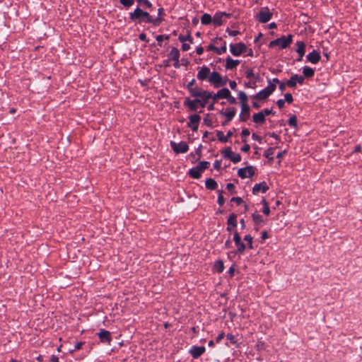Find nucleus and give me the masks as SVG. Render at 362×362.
I'll return each instance as SVG.
<instances>
[{
  "label": "nucleus",
  "instance_id": "nucleus-33",
  "mask_svg": "<svg viewBox=\"0 0 362 362\" xmlns=\"http://www.w3.org/2000/svg\"><path fill=\"white\" fill-rule=\"evenodd\" d=\"M223 262L221 260H218L214 264V269L218 272L221 273L223 270Z\"/></svg>",
  "mask_w": 362,
  "mask_h": 362
},
{
  "label": "nucleus",
  "instance_id": "nucleus-23",
  "mask_svg": "<svg viewBox=\"0 0 362 362\" xmlns=\"http://www.w3.org/2000/svg\"><path fill=\"white\" fill-rule=\"evenodd\" d=\"M254 122L255 123H263L265 121V117L263 112L254 114L252 116Z\"/></svg>",
  "mask_w": 362,
  "mask_h": 362
},
{
  "label": "nucleus",
  "instance_id": "nucleus-52",
  "mask_svg": "<svg viewBox=\"0 0 362 362\" xmlns=\"http://www.w3.org/2000/svg\"><path fill=\"white\" fill-rule=\"evenodd\" d=\"M163 39H168V36L165 35H157L156 36V40L159 42H162Z\"/></svg>",
  "mask_w": 362,
  "mask_h": 362
},
{
  "label": "nucleus",
  "instance_id": "nucleus-43",
  "mask_svg": "<svg viewBox=\"0 0 362 362\" xmlns=\"http://www.w3.org/2000/svg\"><path fill=\"white\" fill-rule=\"evenodd\" d=\"M244 240L247 242L248 247L250 248H252V238L250 235H247L245 236Z\"/></svg>",
  "mask_w": 362,
  "mask_h": 362
},
{
  "label": "nucleus",
  "instance_id": "nucleus-7",
  "mask_svg": "<svg viewBox=\"0 0 362 362\" xmlns=\"http://www.w3.org/2000/svg\"><path fill=\"white\" fill-rule=\"evenodd\" d=\"M238 175L241 178L251 177L255 175V168L253 166H247L238 170Z\"/></svg>",
  "mask_w": 362,
  "mask_h": 362
},
{
  "label": "nucleus",
  "instance_id": "nucleus-58",
  "mask_svg": "<svg viewBox=\"0 0 362 362\" xmlns=\"http://www.w3.org/2000/svg\"><path fill=\"white\" fill-rule=\"evenodd\" d=\"M246 76L247 78H251L252 76H254V74L252 69H249L246 72Z\"/></svg>",
  "mask_w": 362,
  "mask_h": 362
},
{
  "label": "nucleus",
  "instance_id": "nucleus-45",
  "mask_svg": "<svg viewBox=\"0 0 362 362\" xmlns=\"http://www.w3.org/2000/svg\"><path fill=\"white\" fill-rule=\"evenodd\" d=\"M284 101H286L288 103H291L293 102V96L291 93H286Z\"/></svg>",
  "mask_w": 362,
  "mask_h": 362
},
{
  "label": "nucleus",
  "instance_id": "nucleus-40",
  "mask_svg": "<svg viewBox=\"0 0 362 362\" xmlns=\"http://www.w3.org/2000/svg\"><path fill=\"white\" fill-rule=\"evenodd\" d=\"M217 137L219 141L221 142H226L228 141V139L226 136H224L223 133L221 131H218L217 132Z\"/></svg>",
  "mask_w": 362,
  "mask_h": 362
},
{
  "label": "nucleus",
  "instance_id": "nucleus-53",
  "mask_svg": "<svg viewBox=\"0 0 362 362\" xmlns=\"http://www.w3.org/2000/svg\"><path fill=\"white\" fill-rule=\"evenodd\" d=\"M286 86H287L286 83L280 82L279 83V89H280V90L281 92H283L285 90Z\"/></svg>",
  "mask_w": 362,
  "mask_h": 362
},
{
  "label": "nucleus",
  "instance_id": "nucleus-15",
  "mask_svg": "<svg viewBox=\"0 0 362 362\" xmlns=\"http://www.w3.org/2000/svg\"><path fill=\"white\" fill-rule=\"evenodd\" d=\"M210 69L207 66H203L201 68L197 74V78L199 80H205L210 76Z\"/></svg>",
  "mask_w": 362,
  "mask_h": 362
},
{
  "label": "nucleus",
  "instance_id": "nucleus-62",
  "mask_svg": "<svg viewBox=\"0 0 362 362\" xmlns=\"http://www.w3.org/2000/svg\"><path fill=\"white\" fill-rule=\"evenodd\" d=\"M226 188H227L228 190L232 191L235 188V186L232 183H228L226 185Z\"/></svg>",
  "mask_w": 362,
  "mask_h": 362
},
{
  "label": "nucleus",
  "instance_id": "nucleus-17",
  "mask_svg": "<svg viewBox=\"0 0 362 362\" xmlns=\"http://www.w3.org/2000/svg\"><path fill=\"white\" fill-rule=\"evenodd\" d=\"M200 102L201 100L199 98H196L194 100L186 98L185 100V105H186L191 110L196 111L197 109V104Z\"/></svg>",
  "mask_w": 362,
  "mask_h": 362
},
{
  "label": "nucleus",
  "instance_id": "nucleus-27",
  "mask_svg": "<svg viewBox=\"0 0 362 362\" xmlns=\"http://www.w3.org/2000/svg\"><path fill=\"white\" fill-rule=\"evenodd\" d=\"M201 173L202 172L199 171V170L197 167L190 169L189 172V175L195 179L199 178L201 177Z\"/></svg>",
  "mask_w": 362,
  "mask_h": 362
},
{
  "label": "nucleus",
  "instance_id": "nucleus-2",
  "mask_svg": "<svg viewBox=\"0 0 362 362\" xmlns=\"http://www.w3.org/2000/svg\"><path fill=\"white\" fill-rule=\"evenodd\" d=\"M209 81L214 84L216 88H219L221 86H223L226 84L228 79L227 78H222L221 74L218 72H212L209 77Z\"/></svg>",
  "mask_w": 362,
  "mask_h": 362
},
{
  "label": "nucleus",
  "instance_id": "nucleus-54",
  "mask_svg": "<svg viewBox=\"0 0 362 362\" xmlns=\"http://www.w3.org/2000/svg\"><path fill=\"white\" fill-rule=\"evenodd\" d=\"M226 99H228V102L231 104H234L236 103L235 98L234 97H232L230 94V96L228 97Z\"/></svg>",
  "mask_w": 362,
  "mask_h": 362
},
{
  "label": "nucleus",
  "instance_id": "nucleus-25",
  "mask_svg": "<svg viewBox=\"0 0 362 362\" xmlns=\"http://www.w3.org/2000/svg\"><path fill=\"white\" fill-rule=\"evenodd\" d=\"M230 90L228 88H222L220 90H218L216 93V96L219 97L220 98H227L230 96Z\"/></svg>",
  "mask_w": 362,
  "mask_h": 362
},
{
  "label": "nucleus",
  "instance_id": "nucleus-22",
  "mask_svg": "<svg viewBox=\"0 0 362 362\" xmlns=\"http://www.w3.org/2000/svg\"><path fill=\"white\" fill-rule=\"evenodd\" d=\"M240 64V61L233 60L230 57L226 59V68L228 69H233Z\"/></svg>",
  "mask_w": 362,
  "mask_h": 362
},
{
  "label": "nucleus",
  "instance_id": "nucleus-5",
  "mask_svg": "<svg viewBox=\"0 0 362 362\" xmlns=\"http://www.w3.org/2000/svg\"><path fill=\"white\" fill-rule=\"evenodd\" d=\"M279 42H283L281 44V48H286L292 42V35H289L288 37L282 36L280 38L273 40L269 43V47H274V46L279 45Z\"/></svg>",
  "mask_w": 362,
  "mask_h": 362
},
{
  "label": "nucleus",
  "instance_id": "nucleus-56",
  "mask_svg": "<svg viewBox=\"0 0 362 362\" xmlns=\"http://www.w3.org/2000/svg\"><path fill=\"white\" fill-rule=\"evenodd\" d=\"M162 19L160 18H158L155 20L152 19V21L151 23H153L155 25H158L161 22Z\"/></svg>",
  "mask_w": 362,
  "mask_h": 362
},
{
  "label": "nucleus",
  "instance_id": "nucleus-1",
  "mask_svg": "<svg viewBox=\"0 0 362 362\" xmlns=\"http://www.w3.org/2000/svg\"><path fill=\"white\" fill-rule=\"evenodd\" d=\"M130 18L132 21L139 19L140 21H143L147 23L152 21V18L149 13L148 12L144 11L139 8H137L133 13H130Z\"/></svg>",
  "mask_w": 362,
  "mask_h": 362
},
{
  "label": "nucleus",
  "instance_id": "nucleus-57",
  "mask_svg": "<svg viewBox=\"0 0 362 362\" xmlns=\"http://www.w3.org/2000/svg\"><path fill=\"white\" fill-rule=\"evenodd\" d=\"M229 84H230V87L231 89L235 90L236 88L237 84H236L235 81H230L229 82Z\"/></svg>",
  "mask_w": 362,
  "mask_h": 362
},
{
  "label": "nucleus",
  "instance_id": "nucleus-10",
  "mask_svg": "<svg viewBox=\"0 0 362 362\" xmlns=\"http://www.w3.org/2000/svg\"><path fill=\"white\" fill-rule=\"evenodd\" d=\"M170 145L173 151L177 153H186L188 151V146L185 142L177 144L174 141L170 142Z\"/></svg>",
  "mask_w": 362,
  "mask_h": 362
},
{
  "label": "nucleus",
  "instance_id": "nucleus-24",
  "mask_svg": "<svg viewBox=\"0 0 362 362\" xmlns=\"http://www.w3.org/2000/svg\"><path fill=\"white\" fill-rule=\"evenodd\" d=\"M297 49L296 52L298 53L300 57H303L305 54V45L303 42L298 41L296 43Z\"/></svg>",
  "mask_w": 362,
  "mask_h": 362
},
{
  "label": "nucleus",
  "instance_id": "nucleus-38",
  "mask_svg": "<svg viewBox=\"0 0 362 362\" xmlns=\"http://www.w3.org/2000/svg\"><path fill=\"white\" fill-rule=\"evenodd\" d=\"M288 124L293 127H297V118L295 115L290 117L288 119Z\"/></svg>",
  "mask_w": 362,
  "mask_h": 362
},
{
  "label": "nucleus",
  "instance_id": "nucleus-59",
  "mask_svg": "<svg viewBox=\"0 0 362 362\" xmlns=\"http://www.w3.org/2000/svg\"><path fill=\"white\" fill-rule=\"evenodd\" d=\"M242 135L243 136H247L250 135V131L247 129H244L243 131H242Z\"/></svg>",
  "mask_w": 362,
  "mask_h": 362
},
{
  "label": "nucleus",
  "instance_id": "nucleus-35",
  "mask_svg": "<svg viewBox=\"0 0 362 362\" xmlns=\"http://www.w3.org/2000/svg\"><path fill=\"white\" fill-rule=\"evenodd\" d=\"M238 98L240 100L242 105H243V104H247L246 103L247 100V96L245 93H244L243 91L240 92L238 94Z\"/></svg>",
  "mask_w": 362,
  "mask_h": 362
},
{
  "label": "nucleus",
  "instance_id": "nucleus-30",
  "mask_svg": "<svg viewBox=\"0 0 362 362\" xmlns=\"http://www.w3.org/2000/svg\"><path fill=\"white\" fill-rule=\"evenodd\" d=\"M303 76L305 77H312L314 75V70L308 66H305L303 68Z\"/></svg>",
  "mask_w": 362,
  "mask_h": 362
},
{
  "label": "nucleus",
  "instance_id": "nucleus-12",
  "mask_svg": "<svg viewBox=\"0 0 362 362\" xmlns=\"http://www.w3.org/2000/svg\"><path fill=\"white\" fill-rule=\"evenodd\" d=\"M304 81L303 76H298L297 74L293 75L291 77V78L286 82V84L290 88H294L296 86V83H298L302 84Z\"/></svg>",
  "mask_w": 362,
  "mask_h": 362
},
{
  "label": "nucleus",
  "instance_id": "nucleus-16",
  "mask_svg": "<svg viewBox=\"0 0 362 362\" xmlns=\"http://www.w3.org/2000/svg\"><path fill=\"white\" fill-rule=\"evenodd\" d=\"M269 189V187L267 185L266 182H262L259 184H256L252 189V193L254 194H257L259 192H262L263 193L266 192Z\"/></svg>",
  "mask_w": 362,
  "mask_h": 362
},
{
  "label": "nucleus",
  "instance_id": "nucleus-4",
  "mask_svg": "<svg viewBox=\"0 0 362 362\" xmlns=\"http://www.w3.org/2000/svg\"><path fill=\"white\" fill-rule=\"evenodd\" d=\"M189 91L193 97L204 99L205 100H208L212 96L211 93L203 90L201 88H190Z\"/></svg>",
  "mask_w": 362,
  "mask_h": 362
},
{
  "label": "nucleus",
  "instance_id": "nucleus-9",
  "mask_svg": "<svg viewBox=\"0 0 362 362\" xmlns=\"http://www.w3.org/2000/svg\"><path fill=\"white\" fill-rule=\"evenodd\" d=\"M225 158H229L233 163H238L241 160L240 154L235 153L230 148H227L223 152Z\"/></svg>",
  "mask_w": 362,
  "mask_h": 362
},
{
  "label": "nucleus",
  "instance_id": "nucleus-64",
  "mask_svg": "<svg viewBox=\"0 0 362 362\" xmlns=\"http://www.w3.org/2000/svg\"><path fill=\"white\" fill-rule=\"evenodd\" d=\"M196 52L198 54H202L204 52V48L202 47H199L197 48Z\"/></svg>",
  "mask_w": 362,
  "mask_h": 362
},
{
  "label": "nucleus",
  "instance_id": "nucleus-46",
  "mask_svg": "<svg viewBox=\"0 0 362 362\" xmlns=\"http://www.w3.org/2000/svg\"><path fill=\"white\" fill-rule=\"evenodd\" d=\"M226 52V43L224 44V45L223 47H221V48H217L216 49V52L218 54H221L224 52Z\"/></svg>",
  "mask_w": 362,
  "mask_h": 362
},
{
  "label": "nucleus",
  "instance_id": "nucleus-3",
  "mask_svg": "<svg viewBox=\"0 0 362 362\" xmlns=\"http://www.w3.org/2000/svg\"><path fill=\"white\" fill-rule=\"evenodd\" d=\"M276 89L275 84H269L267 88L257 93L253 98L256 100H264Z\"/></svg>",
  "mask_w": 362,
  "mask_h": 362
},
{
  "label": "nucleus",
  "instance_id": "nucleus-6",
  "mask_svg": "<svg viewBox=\"0 0 362 362\" xmlns=\"http://www.w3.org/2000/svg\"><path fill=\"white\" fill-rule=\"evenodd\" d=\"M272 13L269 11V8L265 7L262 8L257 16V18L260 23H267L272 17Z\"/></svg>",
  "mask_w": 362,
  "mask_h": 362
},
{
  "label": "nucleus",
  "instance_id": "nucleus-60",
  "mask_svg": "<svg viewBox=\"0 0 362 362\" xmlns=\"http://www.w3.org/2000/svg\"><path fill=\"white\" fill-rule=\"evenodd\" d=\"M250 146L248 144H245L243 146L242 151L244 152H248L250 151Z\"/></svg>",
  "mask_w": 362,
  "mask_h": 362
},
{
  "label": "nucleus",
  "instance_id": "nucleus-26",
  "mask_svg": "<svg viewBox=\"0 0 362 362\" xmlns=\"http://www.w3.org/2000/svg\"><path fill=\"white\" fill-rule=\"evenodd\" d=\"M206 187L209 189L214 190L217 187L216 182L211 178H208L206 180Z\"/></svg>",
  "mask_w": 362,
  "mask_h": 362
},
{
  "label": "nucleus",
  "instance_id": "nucleus-32",
  "mask_svg": "<svg viewBox=\"0 0 362 362\" xmlns=\"http://www.w3.org/2000/svg\"><path fill=\"white\" fill-rule=\"evenodd\" d=\"M209 165L210 163L207 161H202L199 162L196 167L202 173L205 169L209 168Z\"/></svg>",
  "mask_w": 362,
  "mask_h": 362
},
{
  "label": "nucleus",
  "instance_id": "nucleus-20",
  "mask_svg": "<svg viewBox=\"0 0 362 362\" xmlns=\"http://www.w3.org/2000/svg\"><path fill=\"white\" fill-rule=\"evenodd\" d=\"M307 59L311 63L316 64L320 61V56L317 52L313 50L307 56Z\"/></svg>",
  "mask_w": 362,
  "mask_h": 362
},
{
  "label": "nucleus",
  "instance_id": "nucleus-13",
  "mask_svg": "<svg viewBox=\"0 0 362 362\" xmlns=\"http://www.w3.org/2000/svg\"><path fill=\"white\" fill-rule=\"evenodd\" d=\"M230 14L225 12L216 13L213 18V23L215 25L219 26L223 23V18H228Z\"/></svg>",
  "mask_w": 362,
  "mask_h": 362
},
{
  "label": "nucleus",
  "instance_id": "nucleus-14",
  "mask_svg": "<svg viewBox=\"0 0 362 362\" xmlns=\"http://www.w3.org/2000/svg\"><path fill=\"white\" fill-rule=\"evenodd\" d=\"M97 334H98L101 342H103V343L107 342L108 344L110 343L112 338H111V334L109 331H107L105 329H101L100 332H98Z\"/></svg>",
  "mask_w": 362,
  "mask_h": 362
},
{
  "label": "nucleus",
  "instance_id": "nucleus-29",
  "mask_svg": "<svg viewBox=\"0 0 362 362\" xmlns=\"http://www.w3.org/2000/svg\"><path fill=\"white\" fill-rule=\"evenodd\" d=\"M212 21L211 16L208 13H204L201 18V22L204 25H208Z\"/></svg>",
  "mask_w": 362,
  "mask_h": 362
},
{
  "label": "nucleus",
  "instance_id": "nucleus-34",
  "mask_svg": "<svg viewBox=\"0 0 362 362\" xmlns=\"http://www.w3.org/2000/svg\"><path fill=\"white\" fill-rule=\"evenodd\" d=\"M275 148H268L265 153L264 156L269 158L271 161L273 160V154L274 153Z\"/></svg>",
  "mask_w": 362,
  "mask_h": 362
},
{
  "label": "nucleus",
  "instance_id": "nucleus-50",
  "mask_svg": "<svg viewBox=\"0 0 362 362\" xmlns=\"http://www.w3.org/2000/svg\"><path fill=\"white\" fill-rule=\"evenodd\" d=\"M276 103H277L278 107L280 109H281L284 106L285 101L282 99H280V100H277Z\"/></svg>",
  "mask_w": 362,
  "mask_h": 362
},
{
  "label": "nucleus",
  "instance_id": "nucleus-49",
  "mask_svg": "<svg viewBox=\"0 0 362 362\" xmlns=\"http://www.w3.org/2000/svg\"><path fill=\"white\" fill-rule=\"evenodd\" d=\"M231 202H234L239 205L243 202V199L240 197H233Z\"/></svg>",
  "mask_w": 362,
  "mask_h": 362
},
{
  "label": "nucleus",
  "instance_id": "nucleus-31",
  "mask_svg": "<svg viewBox=\"0 0 362 362\" xmlns=\"http://www.w3.org/2000/svg\"><path fill=\"white\" fill-rule=\"evenodd\" d=\"M221 114L224 115L226 117V118H227L226 122H228L230 121L233 119V117L235 116V110L233 109L232 110L228 111V112H221Z\"/></svg>",
  "mask_w": 362,
  "mask_h": 362
},
{
  "label": "nucleus",
  "instance_id": "nucleus-61",
  "mask_svg": "<svg viewBox=\"0 0 362 362\" xmlns=\"http://www.w3.org/2000/svg\"><path fill=\"white\" fill-rule=\"evenodd\" d=\"M214 166L216 170H219L221 168V162L219 160H216L214 163Z\"/></svg>",
  "mask_w": 362,
  "mask_h": 362
},
{
  "label": "nucleus",
  "instance_id": "nucleus-44",
  "mask_svg": "<svg viewBox=\"0 0 362 362\" xmlns=\"http://www.w3.org/2000/svg\"><path fill=\"white\" fill-rule=\"evenodd\" d=\"M233 240L236 245L242 243L240 236L238 232H235Z\"/></svg>",
  "mask_w": 362,
  "mask_h": 362
},
{
  "label": "nucleus",
  "instance_id": "nucleus-55",
  "mask_svg": "<svg viewBox=\"0 0 362 362\" xmlns=\"http://www.w3.org/2000/svg\"><path fill=\"white\" fill-rule=\"evenodd\" d=\"M189 48H190V46L189 44L183 42L182 46V49L183 51H187Z\"/></svg>",
  "mask_w": 362,
  "mask_h": 362
},
{
  "label": "nucleus",
  "instance_id": "nucleus-11",
  "mask_svg": "<svg viewBox=\"0 0 362 362\" xmlns=\"http://www.w3.org/2000/svg\"><path fill=\"white\" fill-rule=\"evenodd\" d=\"M189 122L188 123L187 126L194 132H197L198 130V126L199 124V122L201 120V117L198 115H192L189 116Z\"/></svg>",
  "mask_w": 362,
  "mask_h": 362
},
{
  "label": "nucleus",
  "instance_id": "nucleus-41",
  "mask_svg": "<svg viewBox=\"0 0 362 362\" xmlns=\"http://www.w3.org/2000/svg\"><path fill=\"white\" fill-rule=\"evenodd\" d=\"M262 203L264 204L263 213L266 215H269L270 213V210L268 206V204L264 199L262 200Z\"/></svg>",
  "mask_w": 362,
  "mask_h": 362
},
{
  "label": "nucleus",
  "instance_id": "nucleus-42",
  "mask_svg": "<svg viewBox=\"0 0 362 362\" xmlns=\"http://www.w3.org/2000/svg\"><path fill=\"white\" fill-rule=\"evenodd\" d=\"M119 1H120V3L123 6H127V7L131 6L132 5H133V4L134 2V0H119Z\"/></svg>",
  "mask_w": 362,
  "mask_h": 362
},
{
  "label": "nucleus",
  "instance_id": "nucleus-8",
  "mask_svg": "<svg viewBox=\"0 0 362 362\" xmlns=\"http://www.w3.org/2000/svg\"><path fill=\"white\" fill-rule=\"evenodd\" d=\"M246 49V46L242 42L230 45V52L234 56H239L245 52Z\"/></svg>",
  "mask_w": 362,
  "mask_h": 362
},
{
  "label": "nucleus",
  "instance_id": "nucleus-21",
  "mask_svg": "<svg viewBox=\"0 0 362 362\" xmlns=\"http://www.w3.org/2000/svg\"><path fill=\"white\" fill-rule=\"evenodd\" d=\"M236 215L233 214H231L228 219V228H227V230L228 231H230L232 230L233 228H235L237 226V221H236Z\"/></svg>",
  "mask_w": 362,
  "mask_h": 362
},
{
  "label": "nucleus",
  "instance_id": "nucleus-47",
  "mask_svg": "<svg viewBox=\"0 0 362 362\" xmlns=\"http://www.w3.org/2000/svg\"><path fill=\"white\" fill-rule=\"evenodd\" d=\"M238 252L240 253H243L245 249V245L242 242L240 244L237 245Z\"/></svg>",
  "mask_w": 362,
  "mask_h": 362
},
{
  "label": "nucleus",
  "instance_id": "nucleus-37",
  "mask_svg": "<svg viewBox=\"0 0 362 362\" xmlns=\"http://www.w3.org/2000/svg\"><path fill=\"white\" fill-rule=\"evenodd\" d=\"M179 40L182 42H185V41L188 40L191 43H192V39L191 37V35L189 34H188L186 36H184L182 35H180L179 36Z\"/></svg>",
  "mask_w": 362,
  "mask_h": 362
},
{
  "label": "nucleus",
  "instance_id": "nucleus-39",
  "mask_svg": "<svg viewBox=\"0 0 362 362\" xmlns=\"http://www.w3.org/2000/svg\"><path fill=\"white\" fill-rule=\"evenodd\" d=\"M140 5H143L146 8H151L152 4L148 0H136Z\"/></svg>",
  "mask_w": 362,
  "mask_h": 362
},
{
  "label": "nucleus",
  "instance_id": "nucleus-51",
  "mask_svg": "<svg viewBox=\"0 0 362 362\" xmlns=\"http://www.w3.org/2000/svg\"><path fill=\"white\" fill-rule=\"evenodd\" d=\"M227 339L233 344L236 343V341L235 340V337L232 334H228L227 335Z\"/></svg>",
  "mask_w": 362,
  "mask_h": 362
},
{
  "label": "nucleus",
  "instance_id": "nucleus-28",
  "mask_svg": "<svg viewBox=\"0 0 362 362\" xmlns=\"http://www.w3.org/2000/svg\"><path fill=\"white\" fill-rule=\"evenodd\" d=\"M180 57L179 50L177 48H173L169 54V58L174 61H177Z\"/></svg>",
  "mask_w": 362,
  "mask_h": 362
},
{
  "label": "nucleus",
  "instance_id": "nucleus-19",
  "mask_svg": "<svg viewBox=\"0 0 362 362\" xmlns=\"http://www.w3.org/2000/svg\"><path fill=\"white\" fill-rule=\"evenodd\" d=\"M205 351V347L204 346H194L191 350L190 353L193 356L194 358H197L199 357Z\"/></svg>",
  "mask_w": 362,
  "mask_h": 362
},
{
  "label": "nucleus",
  "instance_id": "nucleus-48",
  "mask_svg": "<svg viewBox=\"0 0 362 362\" xmlns=\"http://www.w3.org/2000/svg\"><path fill=\"white\" fill-rule=\"evenodd\" d=\"M222 192H220V194L218 195V204L220 206H222L224 204V202H225V199H224V198H223V197L222 195Z\"/></svg>",
  "mask_w": 362,
  "mask_h": 362
},
{
  "label": "nucleus",
  "instance_id": "nucleus-18",
  "mask_svg": "<svg viewBox=\"0 0 362 362\" xmlns=\"http://www.w3.org/2000/svg\"><path fill=\"white\" fill-rule=\"evenodd\" d=\"M250 117V107L247 104H243L242 112L240 115L241 121H245Z\"/></svg>",
  "mask_w": 362,
  "mask_h": 362
},
{
  "label": "nucleus",
  "instance_id": "nucleus-36",
  "mask_svg": "<svg viewBox=\"0 0 362 362\" xmlns=\"http://www.w3.org/2000/svg\"><path fill=\"white\" fill-rule=\"evenodd\" d=\"M252 218H253V221L255 224H260L263 222V218H262V216H260L259 214H254L252 215Z\"/></svg>",
  "mask_w": 362,
  "mask_h": 362
},
{
  "label": "nucleus",
  "instance_id": "nucleus-63",
  "mask_svg": "<svg viewBox=\"0 0 362 362\" xmlns=\"http://www.w3.org/2000/svg\"><path fill=\"white\" fill-rule=\"evenodd\" d=\"M50 361L51 362H59V358L57 356L52 355L50 358Z\"/></svg>",
  "mask_w": 362,
  "mask_h": 362
}]
</instances>
